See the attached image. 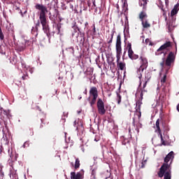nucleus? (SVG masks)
Returning a JSON list of instances; mask_svg holds the SVG:
<instances>
[{
    "label": "nucleus",
    "instance_id": "obj_1",
    "mask_svg": "<svg viewBox=\"0 0 179 179\" xmlns=\"http://www.w3.org/2000/svg\"><path fill=\"white\" fill-rule=\"evenodd\" d=\"M173 48V45H171V42L166 41L165 43L162 45L158 50L155 52V55H162L163 54L164 57L162 58V62L160 63V66L162 68H164L165 66H169L170 68L171 66V64H174L176 61V55L173 52H170L166 57L164 58L166 55H167V52L170 51ZM166 59V60H165Z\"/></svg>",
    "mask_w": 179,
    "mask_h": 179
},
{
    "label": "nucleus",
    "instance_id": "obj_2",
    "mask_svg": "<svg viewBox=\"0 0 179 179\" xmlns=\"http://www.w3.org/2000/svg\"><path fill=\"white\" fill-rule=\"evenodd\" d=\"M35 9L39 10V20L42 25L43 30L45 33L50 32V26L48 25V21L47 20V13H48V8L40 3H37L35 6Z\"/></svg>",
    "mask_w": 179,
    "mask_h": 179
},
{
    "label": "nucleus",
    "instance_id": "obj_3",
    "mask_svg": "<svg viewBox=\"0 0 179 179\" xmlns=\"http://www.w3.org/2000/svg\"><path fill=\"white\" fill-rule=\"evenodd\" d=\"M173 159H174V152L171 151L164 158V163L162 165L159 169V171L157 172L158 177L159 178H163L166 173H169L171 178V162H173ZM170 164H169V162H170Z\"/></svg>",
    "mask_w": 179,
    "mask_h": 179
},
{
    "label": "nucleus",
    "instance_id": "obj_4",
    "mask_svg": "<svg viewBox=\"0 0 179 179\" xmlns=\"http://www.w3.org/2000/svg\"><path fill=\"white\" fill-rule=\"evenodd\" d=\"M99 97V91L97 90V87H92L90 90V96L87 99L90 104V107H94V104L97 101V98Z\"/></svg>",
    "mask_w": 179,
    "mask_h": 179
},
{
    "label": "nucleus",
    "instance_id": "obj_5",
    "mask_svg": "<svg viewBox=\"0 0 179 179\" xmlns=\"http://www.w3.org/2000/svg\"><path fill=\"white\" fill-rule=\"evenodd\" d=\"M96 107L98 113L100 115H104L106 114V108L104 106V102L101 98H99L96 102Z\"/></svg>",
    "mask_w": 179,
    "mask_h": 179
},
{
    "label": "nucleus",
    "instance_id": "obj_6",
    "mask_svg": "<svg viewBox=\"0 0 179 179\" xmlns=\"http://www.w3.org/2000/svg\"><path fill=\"white\" fill-rule=\"evenodd\" d=\"M127 49L128 50V57L130 59L134 61V59H138V58H139V55H136L132 50V43H128Z\"/></svg>",
    "mask_w": 179,
    "mask_h": 179
},
{
    "label": "nucleus",
    "instance_id": "obj_7",
    "mask_svg": "<svg viewBox=\"0 0 179 179\" xmlns=\"http://www.w3.org/2000/svg\"><path fill=\"white\" fill-rule=\"evenodd\" d=\"M140 60H141V66L140 68L138 69V72H143L145 68H148V59L143 56L140 57Z\"/></svg>",
    "mask_w": 179,
    "mask_h": 179
},
{
    "label": "nucleus",
    "instance_id": "obj_8",
    "mask_svg": "<svg viewBox=\"0 0 179 179\" xmlns=\"http://www.w3.org/2000/svg\"><path fill=\"white\" fill-rule=\"evenodd\" d=\"M142 104V103L140 101H138L136 102V113H135V115L138 116V120L141 119V117H142V113H141V105Z\"/></svg>",
    "mask_w": 179,
    "mask_h": 179
},
{
    "label": "nucleus",
    "instance_id": "obj_9",
    "mask_svg": "<svg viewBox=\"0 0 179 179\" xmlns=\"http://www.w3.org/2000/svg\"><path fill=\"white\" fill-rule=\"evenodd\" d=\"M83 176V173L80 172H78L77 173L76 172L71 173V179H82Z\"/></svg>",
    "mask_w": 179,
    "mask_h": 179
},
{
    "label": "nucleus",
    "instance_id": "obj_10",
    "mask_svg": "<svg viewBox=\"0 0 179 179\" xmlns=\"http://www.w3.org/2000/svg\"><path fill=\"white\" fill-rule=\"evenodd\" d=\"M116 50H122V47L121 46V35H117L116 39Z\"/></svg>",
    "mask_w": 179,
    "mask_h": 179
},
{
    "label": "nucleus",
    "instance_id": "obj_11",
    "mask_svg": "<svg viewBox=\"0 0 179 179\" xmlns=\"http://www.w3.org/2000/svg\"><path fill=\"white\" fill-rule=\"evenodd\" d=\"M24 45H20L18 46V49L20 51H24V50H26V47H28V45H30V44H31V42H30L29 41H24Z\"/></svg>",
    "mask_w": 179,
    "mask_h": 179
},
{
    "label": "nucleus",
    "instance_id": "obj_12",
    "mask_svg": "<svg viewBox=\"0 0 179 179\" xmlns=\"http://www.w3.org/2000/svg\"><path fill=\"white\" fill-rule=\"evenodd\" d=\"M175 20L176 19L173 20L172 21L167 22L168 29L169 33H171L174 29Z\"/></svg>",
    "mask_w": 179,
    "mask_h": 179
},
{
    "label": "nucleus",
    "instance_id": "obj_13",
    "mask_svg": "<svg viewBox=\"0 0 179 179\" xmlns=\"http://www.w3.org/2000/svg\"><path fill=\"white\" fill-rule=\"evenodd\" d=\"M118 69L120 71H127V64L124 62H120V63L117 64Z\"/></svg>",
    "mask_w": 179,
    "mask_h": 179
},
{
    "label": "nucleus",
    "instance_id": "obj_14",
    "mask_svg": "<svg viewBox=\"0 0 179 179\" xmlns=\"http://www.w3.org/2000/svg\"><path fill=\"white\" fill-rule=\"evenodd\" d=\"M141 24H142L143 29H150V27L151 26L148 18L141 21Z\"/></svg>",
    "mask_w": 179,
    "mask_h": 179
},
{
    "label": "nucleus",
    "instance_id": "obj_15",
    "mask_svg": "<svg viewBox=\"0 0 179 179\" xmlns=\"http://www.w3.org/2000/svg\"><path fill=\"white\" fill-rule=\"evenodd\" d=\"M138 17H139L141 22H142V21L145 20L146 19H148V14L145 11H141L139 13Z\"/></svg>",
    "mask_w": 179,
    "mask_h": 179
},
{
    "label": "nucleus",
    "instance_id": "obj_16",
    "mask_svg": "<svg viewBox=\"0 0 179 179\" xmlns=\"http://www.w3.org/2000/svg\"><path fill=\"white\" fill-rule=\"evenodd\" d=\"M121 55H122V50H116L117 64H119L120 62H121L120 61L121 59Z\"/></svg>",
    "mask_w": 179,
    "mask_h": 179
},
{
    "label": "nucleus",
    "instance_id": "obj_17",
    "mask_svg": "<svg viewBox=\"0 0 179 179\" xmlns=\"http://www.w3.org/2000/svg\"><path fill=\"white\" fill-rule=\"evenodd\" d=\"M0 111L1 114H3V115H6V117H9L10 115V112L8 110H5L3 108H0Z\"/></svg>",
    "mask_w": 179,
    "mask_h": 179
},
{
    "label": "nucleus",
    "instance_id": "obj_18",
    "mask_svg": "<svg viewBox=\"0 0 179 179\" xmlns=\"http://www.w3.org/2000/svg\"><path fill=\"white\" fill-rule=\"evenodd\" d=\"M31 34H33L35 37L38 36V29L34 27L31 28Z\"/></svg>",
    "mask_w": 179,
    "mask_h": 179
},
{
    "label": "nucleus",
    "instance_id": "obj_19",
    "mask_svg": "<svg viewBox=\"0 0 179 179\" xmlns=\"http://www.w3.org/2000/svg\"><path fill=\"white\" fill-rule=\"evenodd\" d=\"M155 127L157 128V130L158 131V133L162 134V129H160V119H158L156 121Z\"/></svg>",
    "mask_w": 179,
    "mask_h": 179
},
{
    "label": "nucleus",
    "instance_id": "obj_20",
    "mask_svg": "<svg viewBox=\"0 0 179 179\" xmlns=\"http://www.w3.org/2000/svg\"><path fill=\"white\" fill-rule=\"evenodd\" d=\"M146 5H148V0L140 1V6H143V9H146Z\"/></svg>",
    "mask_w": 179,
    "mask_h": 179
},
{
    "label": "nucleus",
    "instance_id": "obj_21",
    "mask_svg": "<svg viewBox=\"0 0 179 179\" xmlns=\"http://www.w3.org/2000/svg\"><path fill=\"white\" fill-rule=\"evenodd\" d=\"M79 167H80V161L79 160V158H76L74 168L76 169V170H78V169H79Z\"/></svg>",
    "mask_w": 179,
    "mask_h": 179
},
{
    "label": "nucleus",
    "instance_id": "obj_22",
    "mask_svg": "<svg viewBox=\"0 0 179 179\" xmlns=\"http://www.w3.org/2000/svg\"><path fill=\"white\" fill-rule=\"evenodd\" d=\"M14 83H15V85H16L17 86H18V87H21V86H22V81H20V80H19V78L15 79V80H14Z\"/></svg>",
    "mask_w": 179,
    "mask_h": 179
},
{
    "label": "nucleus",
    "instance_id": "obj_23",
    "mask_svg": "<svg viewBox=\"0 0 179 179\" xmlns=\"http://www.w3.org/2000/svg\"><path fill=\"white\" fill-rule=\"evenodd\" d=\"M113 38H114V32H112L110 34V38L107 41L108 44H109L108 47H111V43H113Z\"/></svg>",
    "mask_w": 179,
    "mask_h": 179
},
{
    "label": "nucleus",
    "instance_id": "obj_24",
    "mask_svg": "<svg viewBox=\"0 0 179 179\" xmlns=\"http://www.w3.org/2000/svg\"><path fill=\"white\" fill-rule=\"evenodd\" d=\"M177 13H178V11L177 10H174V8H173V10L171 11V19H174V15H177Z\"/></svg>",
    "mask_w": 179,
    "mask_h": 179
},
{
    "label": "nucleus",
    "instance_id": "obj_25",
    "mask_svg": "<svg viewBox=\"0 0 179 179\" xmlns=\"http://www.w3.org/2000/svg\"><path fill=\"white\" fill-rule=\"evenodd\" d=\"M21 79H22V80H28L29 79V74H27V73H24L21 76Z\"/></svg>",
    "mask_w": 179,
    "mask_h": 179
},
{
    "label": "nucleus",
    "instance_id": "obj_26",
    "mask_svg": "<svg viewBox=\"0 0 179 179\" xmlns=\"http://www.w3.org/2000/svg\"><path fill=\"white\" fill-rule=\"evenodd\" d=\"M122 99V96H121V95L120 94V93L117 92V104H121V100Z\"/></svg>",
    "mask_w": 179,
    "mask_h": 179
},
{
    "label": "nucleus",
    "instance_id": "obj_27",
    "mask_svg": "<svg viewBox=\"0 0 179 179\" xmlns=\"http://www.w3.org/2000/svg\"><path fill=\"white\" fill-rule=\"evenodd\" d=\"M166 80H167V74H164L163 78L161 79L162 85H164V83H166Z\"/></svg>",
    "mask_w": 179,
    "mask_h": 179
},
{
    "label": "nucleus",
    "instance_id": "obj_28",
    "mask_svg": "<svg viewBox=\"0 0 179 179\" xmlns=\"http://www.w3.org/2000/svg\"><path fill=\"white\" fill-rule=\"evenodd\" d=\"M87 75H93V69L92 68H87L86 71Z\"/></svg>",
    "mask_w": 179,
    "mask_h": 179
},
{
    "label": "nucleus",
    "instance_id": "obj_29",
    "mask_svg": "<svg viewBox=\"0 0 179 179\" xmlns=\"http://www.w3.org/2000/svg\"><path fill=\"white\" fill-rule=\"evenodd\" d=\"M148 92V90H146L145 88H142L141 91V99L142 100V99H143V93H146Z\"/></svg>",
    "mask_w": 179,
    "mask_h": 179
},
{
    "label": "nucleus",
    "instance_id": "obj_30",
    "mask_svg": "<svg viewBox=\"0 0 179 179\" xmlns=\"http://www.w3.org/2000/svg\"><path fill=\"white\" fill-rule=\"evenodd\" d=\"M58 16H59V11L58 10V9L55 8V13L53 15V17H58Z\"/></svg>",
    "mask_w": 179,
    "mask_h": 179
},
{
    "label": "nucleus",
    "instance_id": "obj_31",
    "mask_svg": "<svg viewBox=\"0 0 179 179\" xmlns=\"http://www.w3.org/2000/svg\"><path fill=\"white\" fill-rule=\"evenodd\" d=\"M14 9H15V10H18L19 13H20L21 16L23 17V12H22V10H20V8H19V7L15 6H14Z\"/></svg>",
    "mask_w": 179,
    "mask_h": 179
},
{
    "label": "nucleus",
    "instance_id": "obj_32",
    "mask_svg": "<svg viewBox=\"0 0 179 179\" xmlns=\"http://www.w3.org/2000/svg\"><path fill=\"white\" fill-rule=\"evenodd\" d=\"M3 38H5V36L3 32H2V28L0 27V40H3Z\"/></svg>",
    "mask_w": 179,
    "mask_h": 179
},
{
    "label": "nucleus",
    "instance_id": "obj_33",
    "mask_svg": "<svg viewBox=\"0 0 179 179\" xmlns=\"http://www.w3.org/2000/svg\"><path fill=\"white\" fill-rule=\"evenodd\" d=\"M146 164V160L143 161L141 163L140 169H145V165Z\"/></svg>",
    "mask_w": 179,
    "mask_h": 179
},
{
    "label": "nucleus",
    "instance_id": "obj_34",
    "mask_svg": "<svg viewBox=\"0 0 179 179\" xmlns=\"http://www.w3.org/2000/svg\"><path fill=\"white\" fill-rule=\"evenodd\" d=\"M127 143H129V140H128V138H124L122 141V145H127Z\"/></svg>",
    "mask_w": 179,
    "mask_h": 179
},
{
    "label": "nucleus",
    "instance_id": "obj_35",
    "mask_svg": "<svg viewBox=\"0 0 179 179\" xmlns=\"http://www.w3.org/2000/svg\"><path fill=\"white\" fill-rule=\"evenodd\" d=\"M160 134V136H161V141H162V145H164V146H166V141H164V139L163 138V135L161 134Z\"/></svg>",
    "mask_w": 179,
    "mask_h": 179
},
{
    "label": "nucleus",
    "instance_id": "obj_36",
    "mask_svg": "<svg viewBox=\"0 0 179 179\" xmlns=\"http://www.w3.org/2000/svg\"><path fill=\"white\" fill-rule=\"evenodd\" d=\"M150 78H145V83L143 84V88L145 89L146 87V85H148V82H149Z\"/></svg>",
    "mask_w": 179,
    "mask_h": 179
},
{
    "label": "nucleus",
    "instance_id": "obj_37",
    "mask_svg": "<svg viewBox=\"0 0 179 179\" xmlns=\"http://www.w3.org/2000/svg\"><path fill=\"white\" fill-rule=\"evenodd\" d=\"M173 9L178 12V10H179V3H178L176 5L174 6Z\"/></svg>",
    "mask_w": 179,
    "mask_h": 179
},
{
    "label": "nucleus",
    "instance_id": "obj_38",
    "mask_svg": "<svg viewBox=\"0 0 179 179\" xmlns=\"http://www.w3.org/2000/svg\"><path fill=\"white\" fill-rule=\"evenodd\" d=\"M61 24H57V29L58 30V33H60L61 31Z\"/></svg>",
    "mask_w": 179,
    "mask_h": 179
},
{
    "label": "nucleus",
    "instance_id": "obj_39",
    "mask_svg": "<svg viewBox=\"0 0 179 179\" xmlns=\"http://www.w3.org/2000/svg\"><path fill=\"white\" fill-rule=\"evenodd\" d=\"M145 44H146L147 45H150V44H151L150 39L146 38V39H145Z\"/></svg>",
    "mask_w": 179,
    "mask_h": 179
},
{
    "label": "nucleus",
    "instance_id": "obj_40",
    "mask_svg": "<svg viewBox=\"0 0 179 179\" xmlns=\"http://www.w3.org/2000/svg\"><path fill=\"white\" fill-rule=\"evenodd\" d=\"M0 179H5V175L2 172H0Z\"/></svg>",
    "mask_w": 179,
    "mask_h": 179
},
{
    "label": "nucleus",
    "instance_id": "obj_41",
    "mask_svg": "<svg viewBox=\"0 0 179 179\" xmlns=\"http://www.w3.org/2000/svg\"><path fill=\"white\" fill-rule=\"evenodd\" d=\"M34 110H38V111H41V108L40 106H36L34 108Z\"/></svg>",
    "mask_w": 179,
    "mask_h": 179
},
{
    "label": "nucleus",
    "instance_id": "obj_42",
    "mask_svg": "<svg viewBox=\"0 0 179 179\" xmlns=\"http://www.w3.org/2000/svg\"><path fill=\"white\" fill-rule=\"evenodd\" d=\"M91 176H96V169L92 171Z\"/></svg>",
    "mask_w": 179,
    "mask_h": 179
},
{
    "label": "nucleus",
    "instance_id": "obj_43",
    "mask_svg": "<svg viewBox=\"0 0 179 179\" xmlns=\"http://www.w3.org/2000/svg\"><path fill=\"white\" fill-rule=\"evenodd\" d=\"M34 27L38 29V27H40V21H38Z\"/></svg>",
    "mask_w": 179,
    "mask_h": 179
},
{
    "label": "nucleus",
    "instance_id": "obj_44",
    "mask_svg": "<svg viewBox=\"0 0 179 179\" xmlns=\"http://www.w3.org/2000/svg\"><path fill=\"white\" fill-rule=\"evenodd\" d=\"M95 142H99L100 141V136H96L94 138Z\"/></svg>",
    "mask_w": 179,
    "mask_h": 179
},
{
    "label": "nucleus",
    "instance_id": "obj_45",
    "mask_svg": "<svg viewBox=\"0 0 179 179\" xmlns=\"http://www.w3.org/2000/svg\"><path fill=\"white\" fill-rule=\"evenodd\" d=\"M107 61H108V65H111V64H113V61H114V59H111V60H110V59H107Z\"/></svg>",
    "mask_w": 179,
    "mask_h": 179
},
{
    "label": "nucleus",
    "instance_id": "obj_46",
    "mask_svg": "<svg viewBox=\"0 0 179 179\" xmlns=\"http://www.w3.org/2000/svg\"><path fill=\"white\" fill-rule=\"evenodd\" d=\"M2 152H3V147L1 145L0 147V155H2Z\"/></svg>",
    "mask_w": 179,
    "mask_h": 179
},
{
    "label": "nucleus",
    "instance_id": "obj_47",
    "mask_svg": "<svg viewBox=\"0 0 179 179\" xmlns=\"http://www.w3.org/2000/svg\"><path fill=\"white\" fill-rule=\"evenodd\" d=\"M125 6H128V4L127 3V1H124L123 7L125 8Z\"/></svg>",
    "mask_w": 179,
    "mask_h": 179
},
{
    "label": "nucleus",
    "instance_id": "obj_48",
    "mask_svg": "<svg viewBox=\"0 0 179 179\" xmlns=\"http://www.w3.org/2000/svg\"><path fill=\"white\" fill-rule=\"evenodd\" d=\"M0 52L2 54V55H6V52H3V50H0Z\"/></svg>",
    "mask_w": 179,
    "mask_h": 179
},
{
    "label": "nucleus",
    "instance_id": "obj_49",
    "mask_svg": "<svg viewBox=\"0 0 179 179\" xmlns=\"http://www.w3.org/2000/svg\"><path fill=\"white\" fill-rule=\"evenodd\" d=\"M93 33H96V26L93 24Z\"/></svg>",
    "mask_w": 179,
    "mask_h": 179
},
{
    "label": "nucleus",
    "instance_id": "obj_50",
    "mask_svg": "<svg viewBox=\"0 0 179 179\" xmlns=\"http://www.w3.org/2000/svg\"><path fill=\"white\" fill-rule=\"evenodd\" d=\"M48 9L51 10V4L48 3Z\"/></svg>",
    "mask_w": 179,
    "mask_h": 179
},
{
    "label": "nucleus",
    "instance_id": "obj_51",
    "mask_svg": "<svg viewBox=\"0 0 179 179\" xmlns=\"http://www.w3.org/2000/svg\"><path fill=\"white\" fill-rule=\"evenodd\" d=\"M125 54H127V52H124V53H123V56H122L123 59L125 57Z\"/></svg>",
    "mask_w": 179,
    "mask_h": 179
},
{
    "label": "nucleus",
    "instance_id": "obj_52",
    "mask_svg": "<svg viewBox=\"0 0 179 179\" xmlns=\"http://www.w3.org/2000/svg\"><path fill=\"white\" fill-rule=\"evenodd\" d=\"M136 131H137V134H139V127H137V128L136 129Z\"/></svg>",
    "mask_w": 179,
    "mask_h": 179
},
{
    "label": "nucleus",
    "instance_id": "obj_53",
    "mask_svg": "<svg viewBox=\"0 0 179 179\" xmlns=\"http://www.w3.org/2000/svg\"><path fill=\"white\" fill-rule=\"evenodd\" d=\"M90 179H96V176H91Z\"/></svg>",
    "mask_w": 179,
    "mask_h": 179
},
{
    "label": "nucleus",
    "instance_id": "obj_54",
    "mask_svg": "<svg viewBox=\"0 0 179 179\" xmlns=\"http://www.w3.org/2000/svg\"><path fill=\"white\" fill-rule=\"evenodd\" d=\"M166 5H169V0H165Z\"/></svg>",
    "mask_w": 179,
    "mask_h": 179
},
{
    "label": "nucleus",
    "instance_id": "obj_55",
    "mask_svg": "<svg viewBox=\"0 0 179 179\" xmlns=\"http://www.w3.org/2000/svg\"><path fill=\"white\" fill-rule=\"evenodd\" d=\"M133 125H135V118H133Z\"/></svg>",
    "mask_w": 179,
    "mask_h": 179
},
{
    "label": "nucleus",
    "instance_id": "obj_56",
    "mask_svg": "<svg viewBox=\"0 0 179 179\" xmlns=\"http://www.w3.org/2000/svg\"><path fill=\"white\" fill-rule=\"evenodd\" d=\"M177 110L179 112V103L177 106Z\"/></svg>",
    "mask_w": 179,
    "mask_h": 179
},
{
    "label": "nucleus",
    "instance_id": "obj_57",
    "mask_svg": "<svg viewBox=\"0 0 179 179\" xmlns=\"http://www.w3.org/2000/svg\"><path fill=\"white\" fill-rule=\"evenodd\" d=\"M142 78V74H141L140 76H139V79H141Z\"/></svg>",
    "mask_w": 179,
    "mask_h": 179
},
{
    "label": "nucleus",
    "instance_id": "obj_58",
    "mask_svg": "<svg viewBox=\"0 0 179 179\" xmlns=\"http://www.w3.org/2000/svg\"><path fill=\"white\" fill-rule=\"evenodd\" d=\"M26 13H27V10H25V11L24 12V15H26Z\"/></svg>",
    "mask_w": 179,
    "mask_h": 179
},
{
    "label": "nucleus",
    "instance_id": "obj_59",
    "mask_svg": "<svg viewBox=\"0 0 179 179\" xmlns=\"http://www.w3.org/2000/svg\"><path fill=\"white\" fill-rule=\"evenodd\" d=\"M176 52H177V45H176Z\"/></svg>",
    "mask_w": 179,
    "mask_h": 179
},
{
    "label": "nucleus",
    "instance_id": "obj_60",
    "mask_svg": "<svg viewBox=\"0 0 179 179\" xmlns=\"http://www.w3.org/2000/svg\"><path fill=\"white\" fill-rule=\"evenodd\" d=\"M76 125V121H74V127Z\"/></svg>",
    "mask_w": 179,
    "mask_h": 179
},
{
    "label": "nucleus",
    "instance_id": "obj_61",
    "mask_svg": "<svg viewBox=\"0 0 179 179\" xmlns=\"http://www.w3.org/2000/svg\"><path fill=\"white\" fill-rule=\"evenodd\" d=\"M87 24H89V23H87V22H85V26H87Z\"/></svg>",
    "mask_w": 179,
    "mask_h": 179
},
{
    "label": "nucleus",
    "instance_id": "obj_62",
    "mask_svg": "<svg viewBox=\"0 0 179 179\" xmlns=\"http://www.w3.org/2000/svg\"><path fill=\"white\" fill-rule=\"evenodd\" d=\"M142 85V82L140 83L139 86L141 87Z\"/></svg>",
    "mask_w": 179,
    "mask_h": 179
},
{
    "label": "nucleus",
    "instance_id": "obj_63",
    "mask_svg": "<svg viewBox=\"0 0 179 179\" xmlns=\"http://www.w3.org/2000/svg\"><path fill=\"white\" fill-rule=\"evenodd\" d=\"M129 132H131V129H129Z\"/></svg>",
    "mask_w": 179,
    "mask_h": 179
},
{
    "label": "nucleus",
    "instance_id": "obj_64",
    "mask_svg": "<svg viewBox=\"0 0 179 179\" xmlns=\"http://www.w3.org/2000/svg\"><path fill=\"white\" fill-rule=\"evenodd\" d=\"M41 122H43V119H41Z\"/></svg>",
    "mask_w": 179,
    "mask_h": 179
}]
</instances>
